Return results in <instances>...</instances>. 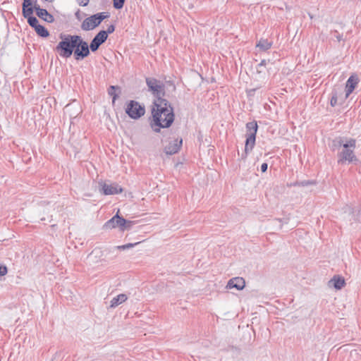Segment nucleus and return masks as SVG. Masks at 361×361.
Wrapping results in <instances>:
<instances>
[{
	"instance_id": "ea45409f",
	"label": "nucleus",
	"mask_w": 361,
	"mask_h": 361,
	"mask_svg": "<svg viewBox=\"0 0 361 361\" xmlns=\"http://www.w3.org/2000/svg\"><path fill=\"white\" fill-rule=\"evenodd\" d=\"M289 187H292V186H300V181H295L294 183H291L290 184L288 185Z\"/></svg>"
},
{
	"instance_id": "20e7f679",
	"label": "nucleus",
	"mask_w": 361,
	"mask_h": 361,
	"mask_svg": "<svg viewBox=\"0 0 361 361\" xmlns=\"http://www.w3.org/2000/svg\"><path fill=\"white\" fill-rule=\"evenodd\" d=\"M145 107L135 100H130L126 102L125 109L126 114L129 118L137 120L143 116L145 114Z\"/></svg>"
},
{
	"instance_id": "ddd939ff",
	"label": "nucleus",
	"mask_w": 361,
	"mask_h": 361,
	"mask_svg": "<svg viewBox=\"0 0 361 361\" xmlns=\"http://www.w3.org/2000/svg\"><path fill=\"white\" fill-rule=\"evenodd\" d=\"M103 257V251L99 248H94L87 256L90 263L96 264L99 262Z\"/></svg>"
},
{
	"instance_id": "f704fd0d",
	"label": "nucleus",
	"mask_w": 361,
	"mask_h": 361,
	"mask_svg": "<svg viewBox=\"0 0 361 361\" xmlns=\"http://www.w3.org/2000/svg\"><path fill=\"white\" fill-rule=\"evenodd\" d=\"M78 4L81 6H86L88 5L90 0H76Z\"/></svg>"
},
{
	"instance_id": "a878e982",
	"label": "nucleus",
	"mask_w": 361,
	"mask_h": 361,
	"mask_svg": "<svg viewBox=\"0 0 361 361\" xmlns=\"http://www.w3.org/2000/svg\"><path fill=\"white\" fill-rule=\"evenodd\" d=\"M95 15L98 19V22H99L100 24L104 20L110 17V13L109 12H100L95 13Z\"/></svg>"
},
{
	"instance_id": "7c9ffc66",
	"label": "nucleus",
	"mask_w": 361,
	"mask_h": 361,
	"mask_svg": "<svg viewBox=\"0 0 361 361\" xmlns=\"http://www.w3.org/2000/svg\"><path fill=\"white\" fill-rule=\"evenodd\" d=\"M35 0H23L22 4V8L25 7H32Z\"/></svg>"
},
{
	"instance_id": "5701e85b",
	"label": "nucleus",
	"mask_w": 361,
	"mask_h": 361,
	"mask_svg": "<svg viewBox=\"0 0 361 361\" xmlns=\"http://www.w3.org/2000/svg\"><path fill=\"white\" fill-rule=\"evenodd\" d=\"M35 10V5L32 7H25L22 8L23 16L25 18L33 16V11Z\"/></svg>"
},
{
	"instance_id": "a211bd4d",
	"label": "nucleus",
	"mask_w": 361,
	"mask_h": 361,
	"mask_svg": "<svg viewBox=\"0 0 361 361\" xmlns=\"http://www.w3.org/2000/svg\"><path fill=\"white\" fill-rule=\"evenodd\" d=\"M245 151H252L255 145L256 136L254 135H245Z\"/></svg>"
},
{
	"instance_id": "bb28decb",
	"label": "nucleus",
	"mask_w": 361,
	"mask_h": 361,
	"mask_svg": "<svg viewBox=\"0 0 361 361\" xmlns=\"http://www.w3.org/2000/svg\"><path fill=\"white\" fill-rule=\"evenodd\" d=\"M115 30V25L111 24V25H109L106 29V30H100V32L104 35V36L106 38H108V35L109 34H111L114 32Z\"/></svg>"
},
{
	"instance_id": "a19ab883",
	"label": "nucleus",
	"mask_w": 361,
	"mask_h": 361,
	"mask_svg": "<svg viewBox=\"0 0 361 361\" xmlns=\"http://www.w3.org/2000/svg\"><path fill=\"white\" fill-rule=\"evenodd\" d=\"M120 228H121V231H130V228H132L133 227L125 226V227H120Z\"/></svg>"
},
{
	"instance_id": "4468645a",
	"label": "nucleus",
	"mask_w": 361,
	"mask_h": 361,
	"mask_svg": "<svg viewBox=\"0 0 361 361\" xmlns=\"http://www.w3.org/2000/svg\"><path fill=\"white\" fill-rule=\"evenodd\" d=\"M332 284L334 288L336 290H341L345 285V281L343 277L339 275H335L329 282Z\"/></svg>"
},
{
	"instance_id": "f257e3e1",
	"label": "nucleus",
	"mask_w": 361,
	"mask_h": 361,
	"mask_svg": "<svg viewBox=\"0 0 361 361\" xmlns=\"http://www.w3.org/2000/svg\"><path fill=\"white\" fill-rule=\"evenodd\" d=\"M145 82L148 91L154 97L151 105L149 126L154 133H160L161 128H168L173 123V107L164 98L166 91L165 85L162 81L153 77H146Z\"/></svg>"
},
{
	"instance_id": "2f4dec72",
	"label": "nucleus",
	"mask_w": 361,
	"mask_h": 361,
	"mask_svg": "<svg viewBox=\"0 0 361 361\" xmlns=\"http://www.w3.org/2000/svg\"><path fill=\"white\" fill-rule=\"evenodd\" d=\"M259 87L252 88L246 90V93L248 97H253L255 95V92L258 90Z\"/></svg>"
},
{
	"instance_id": "9b49d317",
	"label": "nucleus",
	"mask_w": 361,
	"mask_h": 361,
	"mask_svg": "<svg viewBox=\"0 0 361 361\" xmlns=\"http://www.w3.org/2000/svg\"><path fill=\"white\" fill-rule=\"evenodd\" d=\"M245 286V281L242 277H234L231 279L227 285L226 288L231 289V288H235L238 290H243Z\"/></svg>"
},
{
	"instance_id": "f03ea898",
	"label": "nucleus",
	"mask_w": 361,
	"mask_h": 361,
	"mask_svg": "<svg viewBox=\"0 0 361 361\" xmlns=\"http://www.w3.org/2000/svg\"><path fill=\"white\" fill-rule=\"evenodd\" d=\"M61 39L54 51L63 59H68L72 55L75 61H82L90 55L88 43L77 35L61 33Z\"/></svg>"
},
{
	"instance_id": "6ab92c4d",
	"label": "nucleus",
	"mask_w": 361,
	"mask_h": 361,
	"mask_svg": "<svg viewBox=\"0 0 361 361\" xmlns=\"http://www.w3.org/2000/svg\"><path fill=\"white\" fill-rule=\"evenodd\" d=\"M344 145L343 137H338L332 140L330 147L333 152H335L338 150L341 147H343Z\"/></svg>"
},
{
	"instance_id": "aec40b11",
	"label": "nucleus",
	"mask_w": 361,
	"mask_h": 361,
	"mask_svg": "<svg viewBox=\"0 0 361 361\" xmlns=\"http://www.w3.org/2000/svg\"><path fill=\"white\" fill-rule=\"evenodd\" d=\"M35 31L41 37L46 38L49 36V32L48 30L40 24L37 26V27L35 29Z\"/></svg>"
},
{
	"instance_id": "393cba45",
	"label": "nucleus",
	"mask_w": 361,
	"mask_h": 361,
	"mask_svg": "<svg viewBox=\"0 0 361 361\" xmlns=\"http://www.w3.org/2000/svg\"><path fill=\"white\" fill-rule=\"evenodd\" d=\"M26 19L27 20L29 25L34 28V30L37 27V26L39 25L37 18L35 16H31Z\"/></svg>"
},
{
	"instance_id": "58836bf2",
	"label": "nucleus",
	"mask_w": 361,
	"mask_h": 361,
	"mask_svg": "<svg viewBox=\"0 0 361 361\" xmlns=\"http://www.w3.org/2000/svg\"><path fill=\"white\" fill-rule=\"evenodd\" d=\"M256 73L257 74L261 75L262 74L264 73V68L257 69V66H256Z\"/></svg>"
},
{
	"instance_id": "423d86ee",
	"label": "nucleus",
	"mask_w": 361,
	"mask_h": 361,
	"mask_svg": "<svg viewBox=\"0 0 361 361\" xmlns=\"http://www.w3.org/2000/svg\"><path fill=\"white\" fill-rule=\"evenodd\" d=\"M138 221H130L126 220L123 216L118 215V212L111 219L107 221L104 226H130V224H137Z\"/></svg>"
},
{
	"instance_id": "cd10ccee",
	"label": "nucleus",
	"mask_w": 361,
	"mask_h": 361,
	"mask_svg": "<svg viewBox=\"0 0 361 361\" xmlns=\"http://www.w3.org/2000/svg\"><path fill=\"white\" fill-rule=\"evenodd\" d=\"M126 0H113V6L116 10L121 9L125 4Z\"/></svg>"
},
{
	"instance_id": "b1692460",
	"label": "nucleus",
	"mask_w": 361,
	"mask_h": 361,
	"mask_svg": "<svg viewBox=\"0 0 361 361\" xmlns=\"http://www.w3.org/2000/svg\"><path fill=\"white\" fill-rule=\"evenodd\" d=\"M338 91L336 89H334L331 93V100H330V104L331 106H335L337 105L338 103Z\"/></svg>"
},
{
	"instance_id": "e433bc0d",
	"label": "nucleus",
	"mask_w": 361,
	"mask_h": 361,
	"mask_svg": "<svg viewBox=\"0 0 361 361\" xmlns=\"http://www.w3.org/2000/svg\"><path fill=\"white\" fill-rule=\"evenodd\" d=\"M250 152V151H245V149L244 152H243V154L241 155V159L243 161H245V159H247V154Z\"/></svg>"
},
{
	"instance_id": "dca6fc26",
	"label": "nucleus",
	"mask_w": 361,
	"mask_h": 361,
	"mask_svg": "<svg viewBox=\"0 0 361 361\" xmlns=\"http://www.w3.org/2000/svg\"><path fill=\"white\" fill-rule=\"evenodd\" d=\"M127 299L128 297L126 294H119L116 297L112 298V300H111L110 307L115 308L120 304L124 302Z\"/></svg>"
},
{
	"instance_id": "412c9836",
	"label": "nucleus",
	"mask_w": 361,
	"mask_h": 361,
	"mask_svg": "<svg viewBox=\"0 0 361 361\" xmlns=\"http://www.w3.org/2000/svg\"><path fill=\"white\" fill-rule=\"evenodd\" d=\"M118 90L120 91V87L111 85L108 88V94L112 97V104H114L116 100L118 98V94L116 91Z\"/></svg>"
},
{
	"instance_id": "9d476101",
	"label": "nucleus",
	"mask_w": 361,
	"mask_h": 361,
	"mask_svg": "<svg viewBox=\"0 0 361 361\" xmlns=\"http://www.w3.org/2000/svg\"><path fill=\"white\" fill-rule=\"evenodd\" d=\"M358 82L359 78L357 75H352L349 77L345 84V99L354 91Z\"/></svg>"
},
{
	"instance_id": "473e14b6",
	"label": "nucleus",
	"mask_w": 361,
	"mask_h": 361,
	"mask_svg": "<svg viewBox=\"0 0 361 361\" xmlns=\"http://www.w3.org/2000/svg\"><path fill=\"white\" fill-rule=\"evenodd\" d=\"M270 62V60H266V59H263L261 61V62L257 64V69L259 68H264L266 66V65L267 64V63H269Z\"/></svg>"
},
{
	"instance_id": "4c0bfd02",
	"label": "nucleus",
	"mask_w": 361,
	"mask_h": 361,
	"mask_svg": "<svg viewBox=\"0 0 361 361\" xmlns=\"http://www.w3.org/2000/svg\"><path fill=\"white\" fill-rule=\"evenodd\" d=\"M75 16L76 19L78 20L79 21H80L82 20V18L80 16V11L79 9L75 12Z\"/></svg>"
},
{
	"instance_id": "2eb2a0df",
	"label": "nucleus",
	"mask_w": 361,
	"mask_h": 361,
	"mask_svg": "<svg viewBox=\"0 0 361 361\" xmlns=\"http://www.w3.org/2000/svg\"><path fill=\"white\" fill-rule=\"evenodd\" d=\"M246 133L245 135H257L258 125L256 121L248 122L245 125Z\"/></svg>"
},
{
	"instance_id": "6e6552de",
	"label": "nucleus",
	"mask_w": 361,
	"mask_h": 361,
	"mask_svg": "<svg viewBox=\"0 0 361 361\" xmlns=\"http://www.w3.org/2000/svg\"><path fill=\"white\" fill-rule=\"evenodd\" d=\"M35 11L36 15L42 20L49 23L54 21V16L49 13L47 9L40 8L39 5L37 3V0L35 1Z\"/></svg>"
},
{
	"instance_id": "79ce46f5",
	"label": "nucleus",
	"mask_w": 361,
	"mask_h": 361,
	"mask_svg": "<svg viewBox=\"0 0 361 361\" xmlns=\"http://www.w3.org/2000/svg\"><path fill=\"white\" fill-rule=\"evenodd\" d=\"M46 1H48L49 3H52L54 0H45Z\"/></svg>"
},
{
	"instance_id": "f8f14e48",
	"label": "nucleus",
	"mask_w": 361,
	"mask_h": 361,
	"mask_svg": "<svg viewBox=\"0 0 361 361\" xmlns=\"http://www.w3.org/2000/svg\"><path fill=\"white\" fill-rule=\"evenodd\" d=\"M182 139L180 140L178 139L173 140V142L169 143V145L165 147L164 152L169 155L177 153L182 146Z\"/></svg>"
},
{
	"instance_id": "f3484780",
	"label": "nucleus",
	"mask_w": 361,
	"mask_h": 361,
	"mask_svg": "<svg viewBox=\"0 0 361 361\" xmlns=\"http://www.w3.org/2000/svg\"><path fill=\"white\" fill-rule=\"evenodd\" d=\"M272 46V42L269 41L267 39L261 38L257 43L256 47L259 48L260 51H266L269 49Z\"/></svg>"
},
{
	"instance_id": "c756f323",
	"label": "nucleus",
	"mask_w": 361,
	"mask_h": 361,
	"mask_svg": "<svg viewBox=\"0 0 361 361\" xmlns=\"http://www.w3.org/2000/svg\"><path fill=\"white\" fill-rule=\"evenodd\" d=\"M315 183H316L314 180H302V181H300V187H307L309 185H315Z\"/></svg>"
},
{
	"instance_id": "c9c22d12",
	"label": "nucleus",
	"mask_w": 361,
	"mask_h": 361,
	"mask_svg": "<svg viewBox=\"0 0 361 361\" xmlns=\"http://www.w3.org/2000/svg\"><path fill=\"white\" fill-rule=\"evenodd\" d=\"M267 169H268V164L267 163H263L262 165H261V171L264 173L267 171Z\"/></svg>"
},
{
	"instance_id": "c85d7f7f",
	"label": "nucleus",
	"mask_w": 361,
	"mask_h": 361,
	"mask_svg": "<svg viewBox=\"0 0 361 361\" xmlns=\"http://www.w3.org/2000/svg\"><path fill=\"white\" fill-rule=\"evenodd\" d=\"M331 35L334 38L336 39L338 42L345 41L343 35L340 34L337 30H332Z\"/></svg>"
},
{
	"instance_id": "4be33fe9",
	"label": "nucleus",
	"mask_w": 361,
	"mask_h": 361,
	"mask_svg": "<svg viewBox=\"0 0 361 361\" xmlns=\"http://www.w3.org/2000/svg\"><path fill=\"white\" fill-rule=\"evenodd\" d=\"M137 239L140 240L138 242H136L135 243H128V244L123 245H118V246L115 247L114 249H117L119 250H127V249L134 247L135 245L140 243L142 241H144V239L142 238L141 235H139V238Z\"/></svg>"
},
{
	"instance_id": "7ed1b4c3",
	"label": "nucleus",
	"mask_w": 361,
	"mask_h": 361,
	"mask_svg": "<svg viewBox=\"0 0 361 361\" xmlns=\"http://www.w3.org/2000/svg\"><path fill=\"white\" fill-rule=\"evenodd\" d=\"M355 147V140L350 139L343 145V150L338 154V164H343L345 161L352 163L357 161L355 155L354 154V149Z\"/></svg>"
},
{
	"instance_id": "72a5a7b5",
	"label": "nucleus",
	"mask_w": 361,
	"mask_h": 361,
	"mask_svg": "<svg viewBox=\"0 0 361 361\" xmlns=\"http://www.w3.org/2000/svg\"><path fill=\"white\" fill-rule=\"evenodd\" d=\"M8 269L6 266L0 265V276H3L7 274Z\"/></svg>"
},
{
	"instance_id": "1a4fd4ad",
	"label": "nucleus",
	"mask_w": 361,
	"mask_h": 361,
	"mask_svg": "<svg viewBox=\"0 0 361 361\" xmlns=\"http://www.w3.org/2000/svg\"><path fill=\"white\" fill-rule=\"evenodd\" d=\"M107 38L99 31L92 39L89 44L90 52L97 51L99 47L106 41Z\"/></svg>"
},
{
	"instance_id": "0eeeda50",
	"label": "nucleus",
	"mask_w": 361,
	"mask_h": 361,
	"mask_svg": "<svg viewBox=\"0 0 361 361\" xmlns=\"http://www.w3.org/2000/svg\"><path fill=\"white\" fill-rule=\"evenodd\" d=\"M100 25L95 14L86 18L81 24V29L84 31H90L94 30Z\"/></svg>"
},
{
	"instance_id": "39448f33",
	"label": "nucleus",
	"mask_w": 361,
	"mask_h": 361,
	"mask_svg": "<svg viewBox=\"0 0 361 361\" xmlns=\"http://www.w3.org/2000/svg\"><path fill=\"white\" fill-rule=\"evenodd\" d=\"M99 192L104 195H113L121 193L123 188L116 182L103 181L98 182Z\"/></svg>"
}]
</instances>
